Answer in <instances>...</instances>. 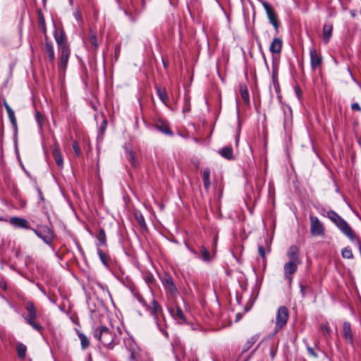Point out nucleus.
<instances>
[{
    "mask_svg": "<svg viewBox=\"0 0 361 361\" xmlns=\"http://www.w3.org/2000/svg\"><path fill=\"white\" fill-rule=\"evenodd\" d=\"M92 335L109 350L113 349L115 345L116 334L113 330L105 326L93 328Z\"/></svg>",
    "mask_w": 361,
    "mask_h": 361,
    "instance_id": "obj_1",
    "label": "nucleus"
},
{
    "mask_svg": "<svg viewBox=\"0 0 361 361\" xmlns=\"http://www.w3.org/2000/svg\"><path fill=\"white\" fill-rule=\"evenodd\" d=\"M34 233L43 242L48 245L52 250H54V247L52 245V242L54 239V232L53 229L47 226H41L37 229L32 228Z\"/></svg>",
    "mask_w": 361,
    "mask_h": 361,
    "instance_id": "obj_2",
    "label": "nucleus"
},
{
    "mask_svg": "<svg viewBox=\"0 0 361 361\" xmlns=\"http://www.w3.org/2000/svg\"><path fill=\"white\" fill-rule=\"evenodd\" d=\"M25 310L27 312V314L24 316L25 322L30 325L35 330L40 332L43 327L37 324L35 320L37 319V310L32 301H28L25 305Z\"/></svg>",
    "mask_w": 361,
    "mask_h": 361,
    "instance_id": "obj_3",
    "label": "nucleus"
},
{
    "mask_svg": "<svg viewBox=\"0 0 361 361\" xmlns=\"http://www.w3.org/2000/svg\"><path fill=\"white\" fill-rule=\"evenodd\" d=\"M289 317L288 310L286 306H280L276 312L275 325L276 331L281 330L286 325Z\"/></svg>",
    "mask_w": 361,
    "mask_h": 361,
    "instance_id": "obj_4",
    "label": "nucleus"
},
{
    "mask_svg": "<svg viewBox=\"0 0 361 361\" xmlns=\"http://www.w3.org/2000/svg\"><path fill=\"white\" fill-rule=\"evenodd\" d=\"M151 314L153 316L154 319L159 331L162 332L166 337L169 336L168 333L164 330V326L160 321L159 317L162 316V309L159 303L155 300H152V307L151 310Z\"/></svg>",
    "mask_w": 361,
    "mask_h": 361,
    "instance_id": "obj_5",
    "label": "nucleus"
},
{
    "mask_svg": "<svg viewBox=\"0 0 361 361\" xmlns=\"http://www.w3.org/2000/svg\"><path fill=\"white\" fill-rule=\"evenodd\" d=\"M310 233L313 236L324 235V227L317 216H310Z\"/></svg>",
    "mask_w": 361,
    "mask_h": 361,
    "instance_id": "obj_6",
    "label": "nucleus"
},
{
    "mask_svg": "<svg viewBox=\"0 0 361 361\" xmlns=\"http://www.w3.org/2000/svg\"><path fill=\"white\" fill-rule=\"evenodd\" d=\"M60 57L58 65L59 71L60 72L65 71L68 65L70 49L68 46H63L61 49H59Z\"/></svg>",
    "mask_w": 361,
    "mask_h": 361,
    "instance_id": "obj_7",
    "label": "nucleus"
},
{
    "mask_svg": "<svg viewBox=\"0 0 361 361\" xmlns=\"http://www.w3.org/2000/svg\"><path fill=\"white\" fill-rule=\"evenodd\" d=\"M162 283L165 289L171 296H175L178 293V289L173 282V278L169 275H166L163 280Z\"/></svg>",
    "mask_w": 361,
    "mask_h": 361,
    "instance_id": "obj_8",
    "label": "nucleus"
},
{
    "mask_svg": "<svg viewBox=\"0 0 361 361\" xmlns=\"http://www.w3.org/2000/svg\"><path fill=\"white\" fill-rule=\"evenodd\" d=\"M341 231L346 235L350 240H353L355 238L354 232L348 225L347 221L343 218L336 224Z\"/></svg>",
    "mask_w": 361,
    "mask_h": 361,
    "instance_id": "obj_9",
    "label": "nucleus"
},
{
    "mask_svg": "<svg viewBox=\"0 0 361 361\" xmlns=\"http://www.w3.org/2000/svg\"><path fill=\"white\" fill-rule=\"evenodd\" d=\"M10 224L14 226L16 228H23V229H30L32 228L30 227V223L28 221L22 217L13 216L9 219Z\"/></svg>",
    "mask_w": 361,
    "mask_h": 361,
    "instance_id": "obj_10",
    "label": "nucleus"
},
{
    "mask_svg": "<svg viewBox=\"0 0 361 361\" xmlns=\"http://www.w3.org/2000/svg\"><path fill=\"white\" fill-rule=\"evenodd\" d=\"M301 263L289 261L283 266L284 277L289 281L291 280V275L295 274L298 269V265Z\"/></svg>",
    "mask_w": 361,
    "mask_h": 361,
    "instance_id": "obj_11",
    "label": "nucleus"
},
{
    "mask_svg": "<svg viewBox=\"0 0 361 361\" xmlns=\"http://www.w3.org/2000/svg\"><path fill=\"white\" fill-rule=\"evenodd\" d=\"M154 127L157 130L166 135L172 136L173 135V133L170 129L169 125L161 118L156 120L154 122Z\"/></svg>",
    "mask_w": 361,
    "mask_h": 361,
    "instance_id": "obj_12",
    "label": "nucleus"
},
{
    "mask_svg": "<svg viewBox=\"0 0 361 361\" xmlns=\"http://www.w3.org/2000/svg\"><path fill=\"white\" fill-rule=\"evenodd\" d=\"M343 336L345 340V341L350 344L353 345L354 343V338L353 334L351 329L350 323L348 322H344L343 324Z\"/></svg>",
    "mask_w": 361,
    "mask_h": 361,
    "instance_id": "obj_13",
    "label": "nucleus"
},
{
    "mask_svg": "<svg viewBox=\"0 0 361 361\" xmlns=\"http://www.w3.org/2000/svg\"><path fill=\"white\" fill-rule=\"evenodd\" d=\"M310 66L312 70H315L322 63V57L318 54L316 49L312 48L310 51Z\"/></svg>",
    "mask_w": 361,
    "mask_h": 361,
    "instance_id": "obj_14",
    "label": "nucleus"
},
{
    "mask_svg": "<svg viewBox=\"0 0 361 361\" xmlns=\"http://www.w3.org/2000/svg\"><path fill=\"white\" fill-rule=\"evenodd\" d=\"M169 312L172 317L178 323L182 324L186 322V318L180 307H171Z\"/></svg>",
    "mask_w": 361,
    "mask_h": 361,
    "instance_id": "obj_15",
    "label": "nucleus"
},
{
    "mask_svg": "<svg viewBox=\"0 0 361 361\" xmlns=\"http://www.w3.org/2000/svg\"><path fill=\"white\" fill-rule=\"evenodd\" d=\"M54 37L59 49H61L63 46H68L67 44L66 36L63 30H58L56 28H55L54 31Z\"/></svg>",
    "mask_w": 361,
    "mask_h": 361,
    "instance_id": "obj_16",
    "label": "nucleus"
},
{
    "mask_svg": "<svg viewBox=\"0 0 361 361\" xmlns=\"http://www.w3.org/2000/svg\"><path fill=\"white\" fill-rule=\"evenodd\" d=\"M52 156L54 159L56 165L59 168H62L63 166V159L61 150L59 149V145L57 142L54 144V147L52 150Z\"/></svg>",
    "mask_w": 361,
    "mask_h": 361,
    "instance_id": "obj_17",
    "label": "nucleus"
},
{
    "mask_svg": "<svg viewBox=\"0 0 361 361\" xmlns=\"http://www.w3.org/2000/svg\"><path fill=\"white\" fill-rule=\"evenodd\" d=\"M44 49L48 55L49 61H50L51 63H53L54 61V59H55L53 43L51 40L49 39V38L47 35H45Z\"/></svg>",
    "mask_w": 361,
    "mask_h": 361,
    "instance_id": "obj_18",
    "label": "nucleus"
},
{
    "mask_svg": "<svg viewBox=\"0 0 361 361\" xmlns=\"http://www.w3.org/2000/svg\"><path fill=\"white\" fill-rule=\"evenodd\" d=\"M287 257H288L289 261L301 263L299 257V249L296 245H291L289 247L287 252Z\"/></svg>",
    "mask_w": 361,
    "mask_h": 361,
    "instance_id": "obj_19",
    "label": "nucleus"
},
{
    "mask_svg": "<svg viewBox=\"0 0 361 361\" xmlns=\"http://www.w3.org/2000/svg\"><path fill=\"white\" fill-rule=\"evenodd\" d=\"M283 42L280 38L275 37L271 42L269 51L272 54H279L281 51Z\"/></svg>",
    "mask_w": 361,
    "mask_h": 361,
    "instance_id": "obj_20",
    "label": "nucleus"
},
{
    "mask_svg": "<svg viewBox=\"0 0 361 361\" xmlns=\"http://www.w3.org/2000/svg\"><path fill=\"white\" fill-rule=\"evenodd\" d=\"M218 154L227 160L233 159V151L232 147L230 146L222 147L218 151Z\"/></svg>",
    "mask_w": 361,
    "mask_h": 361,
    "instance_id": "obj_21",
    "label": "nucleus"
},
{
    "mask_svg": "<svg viewBox=\"0 0 361 361\" xmlns=\"http://www.w3.org/2000/svg\"><path fill=\"white\" fill-rule=\"evenodd\" d=\"M333 26L331 23H325L323 27V41L327 44L332 35Z\"/></svg>",
    "mask_w": 361,
    "mask_h": 361,
    "instance_id": "obj_22",
    "label": "nucleus"
},
{
    "mask_svg": "<svg viewBox=\"0 0 361 361\" xmlns=\"http://www.w3.org/2000/svg\"><path fill=\"white\" fill-rule=\"evenodd\" d=\"M259 338V335L255 334L251 336L246 343L244 344L242 348V353H246L247 350H249L252 346L257 342V341Z\"/></svg>",
    "mask_w": 361,
    "mask_h": 361,
    "instance_id": "obj_23",
    "label": "nucleus"
},
{
    "mask_svg": "<svg viewBox=\"0 0 361 361\" xmlns=\"http://www.w3.org/2000/svg\"><path fill=\"white\" fill-rule=\"evenodd\" d=\"M267 17L269 18L270 23L272 24L276 32H278V29H279V25L278 20H277V16H276L274 11L273 9L271 10L270 11H269V13H267Z\"/></svg>",
    "mask_w": 361,
    "mask_h": 361,
    "instance_id": "obj_24",
    "label": "nucleus"
},
{
    "mask_svg": "<svg viewBox=\"0 0 361 361\" xmlns=\"http://www.w3.org/2000/svg\"><path fill=\"white\" fill-rule=\"evenodd\" d=\"M155 90L159 99L161 101L163 104L166 105V102L169 99V96L167 94L166 90L164 88L161 89L160 87L158 86L155 87Z\"/></svg>",
    "mask_w": 361,
    "mask_h": 361,
    "instance_id": "obj_25",
    "label": "nucleus"
},
{
    "mask_svg": "<svg viewBox=\"0 0 361 361\" xmlns=\"http://www.w3.org/2000/svg\"><path fill=\"white\" fill-rule=\"evenodd\" d=\"M272 82L276 90L277 91L279 88V84L278 82V66L274 63V61H273L272 64Z\"/></svg>",
    "mask_w": 361,
    "mask_h": 361,
    "instance_id": "obj_26",
    "label": "nucleus"
},
{
    "mask_svg": "<svg viewBox=\"0 0 361 361\" xmlns=\"http://www.w3.org/2000/svg\"><path fill=\"white\" fill-rule=\"evenodd\" d=\"M200 253H201L200 259L204 262L208 263L211 261L212 257L209 255L208 249L205 246L202 245L200 247Z\"/></svg>",
    "mask_w": 361,
    "mask_h": 361,
    "instance_id": "obj_27",
    "label": "nucleus"
},
{
    "mask_svg": "<svg viewBox=\"0 0 361 361\" xmlns=\"http://www.w3.org/2000/svg\"><path fill=\"white\" fill-rule=\"evenodd\" d=\"M78 336L80 341V345L82 350L87 348L90 345L88 338L82 332H78Z\"/></svg>",
    "mask_w": 361,
    "mask_h": 361,
    "instance_id": "obj_28",
    "label": "nucleus"
},
{
    "mask_svg": "<svg viewBox=\"0 0 361 361\" xmlns=\"http://www.w3.org/2000/svg\"><path fill=\"white\" fill-rule=\"evenodd\" d=\"M127 159L128 161L130 163L131 166L133 168H136L137 166V161L136 159L135 154L133 150H127L126 151Z\"/></svg>",
    "mask_w": 361,
    "mask_h": 361,
    "instance_id": "obj_29",
    "label": "nucleus"
},
{
    "mask_svg": "<svg viewBox=\"0 0 361 361\" xmlns=\"http://www.w3.org/2000/svg\"><path fill=\"white\" fill-rule=\"evenodd\" d=\"M16 350L18 356L20 359H24L25 357L27 348L23 343H18L16 346Z\"/></svg>",
    "mask_w": 361,
    "mask_h": 361,
    "instance_id": "obj_30",
    "label": "nucleus"
},
{
    "mask_svg": "<svg viewBox=\"0 0 361 361\" xmlns=\"http://www.w3.org/2000/svg\"><path fill=\"white\" fill-rule=\"evenodd\" d=\"M326 216L333 221L335 225L338 223L340 220H341L342 217H341L335 211L329 210L326 213Z\"/></svg>",
    "mask_w": 361,
    "mask_h": 361,
    "instance_id": "obj_31",
    "label": "nucleus"
},
{
    "mask_svg": "<svg viewBox=\"0 0 361 361\" xmlns=\"http://www.w3.org/2000/svg\"><path fill=\"white\" fill-rule=\"evenodd\" d=\"M88 37L89 42L92 46V47H94V49H97L98 48V43L96 34L90 30L88 33Z\"/></svg>",
    "mask_w": 361,
    "mask_h": 361,
    "instance_id": "obj_32",
    "label": "nucleus"
},
{
    "mask_svg": "<svg viewBox=\"0 0 361 361\" xmlns=\"http://www.w3.org/2000/svg\"><path fill=\"white\" fill-rule=\"evenodd\" d=\"M97 238L98 241L99 242V244H98L97 246H99V245H106V234H105V231L104 229L102 228L99 230V233L97 236Z\"/></svg>",
    "mask_w": 361,
    "mask_h": 361,
    "instance_id": "obj_33",
    "label": "nucleus"
},
{
    "mask_svg": "<svg viewBox=\"0 0 361 361\" xmlns=\"http://www.w3.org/2000/svg\"><path fill=\"white\" fill-rule=\"evenodd\" d=\"M12 195L14 197L15 199H16L18 201L20 202V204L22 206L25 205V202H24L21 198V195L18 190L16 187H13L12 191H11Z\"/></svg>",
    "mask_w": 361,
    "mask_h": 361,
    "instance_id": "obj_34",
    "label": "nucleus"
},
{
    "mask_svg": "<svg viewBox=\"0 0 361 361\" xmlns=\"http://www.w3.org/2000/svg\"><path fill=\"white\" fill-rule=\"evenodd\" d=\"M341 255L343 258L345 259H352L353 258V254L352 250L350 247H345L341 250Z\"/></svg>",
    "mask_w": 361,
    "mask_h": 361,
    "instance_id": "obj_35",
    "label": "nucleus"
},
{
    "mask_svg": "<svg viewBox=\"0 0 361 361\" xmlns=\"http://www.w3.org/2000/svg\"><path fill=\"white\" fill-rule=\"evenodd\" d=\"M240 92L243 101L246 103H248L250 102V96L247 87L240 86Z\"/></svg>",
    "mask_w": 361,
    "mask_h": 361,
    "instance_id": "obj_36",
    "label": "nucleus"
},
{
    "mask_svg": "<svg viewBox=\"0 0 361 361\" xmlns=\"http://www.w3.org/2000/svg\"><path fill=\"white\" fill-rule=\"evenodd\" d=\"M38 25L42 32L46 35L47 28L45 25V20L42 13H39L38 18Z\"/></svg>",
    "mask_w": 361,
    "mask_h": 361,
    "instance_id": "obj_37",
    "label": "nucleus"
},
{
    "mask_svg": "<svg viewBox=\"0 0 361 361\" xmlns=\"http://www.w3.org/2000/svg\"><path fill=\"white\" fill-rule=\"evenodd\" d=\"M97 253L102 264L104 266L108 267V258L105 253L100 249L97 250Z\"/></svg>",
    "mask_w": 361,
    "mask_h": 361,
    "instance_id": "obj_38",
    "label": "nucleus"
},
{
    "mask_svg": "<svg viewBox=\"0 0 361 361\" xmlns=\"http://www.w3.org/2000/svg\"><path fill=\"white\" fill-rule=\"evenodd\" d=\"M303 343H305V345L306 346V349L307 350L308 354L310 356H312L314 358H317L318 357V355L314 351V350L308 345L307 341L306 339H304L303 340Z\"/></svg>",
    "mask_w": 361,
    "mask_h": 361,
    "instance_id": "obj_39",
    "label": "nucleus"
},
{
    "mask_svg": "<svg viewBox=\"0 0 361 361\" xmlns=\"http://www.w3.org/2000/svg\"><path fill=\"white\" fill-rule=\"evenodd\" d=\"M8 118L14 128L15 133H17L18 128H17V121L15 116L14 111L12 113H9L8 114Z\"/></svg>",
    "mask_w": 361,
    "mask_h": 361,
    "instance_id": "obj_40",
    "label": "nucleus"
},
{
    "mask_svg": "<svg viewBox=\"0 0 361 361\" xmlns=\"http://www.w3.org/2000/svg\"><path fill=\"white\" fill-rule=\"evenodd\" d=\"M123 12L125 15L128 17L129 21L132 23H135L137 20V16L133 15L130 11H127L126 9L123 10Z\"/></svg>",
    "mask_w": 361,
    "mask_h": 361,
    "instance_id": "obj_41",
    "label": "nucleus"
},
{
    "mask_svg": "<svg viewBox=\"0 0 361 361\" xmlns=\"http://www.w3.org/2000/svg\"><path fill=\"white\" fill-rule=\"evenodd\" d=\"M136 220L141 228H146L147 225L145 223V218L142 214H137L135 216Z\"/></svg>",
    "mask_w": 361,
    "mask_h": 361,
    "instance_id": "obj_42",
    "label": "nucleus"
},
{
    "mask_svg": "<svg viewBox=\"0 0 361 361\" xmlns=\"http://www.w3.org/2000/svg\"><path fill=\"white\" fill-rule=\"evenodd\" d=\"M35 120L37 123L38 126L41 128L43 126L44 121L42 114L38 111H37L35 113Z\"/></svg>",
    "mask_w": 361,
    "mask_h": 361,
    "instance_id": "obj_43",
    "label": "nucleus"
},
{
    "mask_svg": "<svg viewBox=\"0 0 361 361\" xmlns=\"http://www.w3.org/2000/svg\"><path fill=\"white\" fill-rule=\"evenodd\" d=\"M321 330L324 336H329L331 334V329L328 326V324H322L321 325Z\"/></svg>",
    "mask_w": 361,
    "mask_h": 361,
    "instance_id": "obj_44",
    "label": "nucleus"
},
{
    "mask_svg": "<svg viewBox=\"0 0 361 361\" xmlns=\"http://www.w3.org/2000/svg\"><path fill=\"white\" fill-rule=\"evenodd\" d=\"M190 111V99H188L186 97H184V104L183 106V112H189Z\"/></svg>",
    "mask_w": 361,
    "mask_h": 361,
    "instance_id": "obj_45",
    "label": "nucleus"
},
{
    "mask_svg": "<svg viewBox=\"0 0 361 361\" xmlns=\"http://www.w3.org/2000/svg\"><path fill=\"white\" fill-rule=\"evenodd\" d=\"M73 151H74V153L75 154L76 157H80V154H81V151H80V146L78 143V142L76 141H74L73 143Z\"/></svg>",
    "mask_w": 361,
    "mask_h": 361,
    "instance_id": "obj_46",
    "label": "nucleus"
},
{
    "mask_svg": "<svg viewBox=\"0 0 361 361\" xmlns=\"http://www.w3.org/2000/svg\"><path fill=\"white\" fill-rule=\"evenodd\" d=\"M107 126V121L106 119H104L102 123H101L99 130L101 133V134H103L104 131L106 130Z\"/></svg>",
    "mask_w": 361,
    "mask_h": 361,
    "instance_id": "obj_47",
    "label": "nucleus"
},
{
    "mask_svg": "<svg viewBox=\"0 0 361 361\" xmlns=\"http://www.w3.org/2000/svg\"><path fill=\"white\" fill-rule=\"evenodd\" d=\"M210 177V169L209 168H206L204 169L202 173V180L209 179Z\"/></svg>",
    "mask_w": 361,
    "mask_h": 361,
    "instance_id": "obj_48",
    "label": "nucleus"
},
{
    "mask_svg": "<svg viewBox=\"0 0 361 361\" xmlns=\"http://www.w3.org/2000/svg\"><path fill=\"white\" fill-rule=\"evenodd\" d=\"M258 252L261 257L264 258L266 255L265 248L264 247L263 245H258Z\"/></svg>",
    "mask_w": 361,
    "mask_h": 361,
    "instance_id": "obj_49",
    "label": "nucleus"
},
{
    "mask_svg": "<svg viewBox=\"0 0 361 361\" xmlns=\"http://www.w3.org/2000/svg\"><path fill=\"white\" fill-rule=\"evenodd\" d=\"M36 190H37L38 197L39 199V202H38V204H39L40 202H44L45 201V199H44V197L43 195V193H42L41 189L39 187H37Z\"/></svg>",
    "mask_w": 361,
    "mask_h": 361,
    "instance_id": "obj_50",
    "label": "nucleus"
},
{
    "mask_svg": "<svg viewBox=\"0 0 361 361\" xmlns=\"http://www.w3.org/2000/svg\"><path fill=\"white\" fill-rule=\"evenodd\" d=\"M185 247H187V249L192 253L196 257H200L199 256V253L195 250H194L193 248H192L191 247H190V245L185 243Z\"/></svg>",
    "mask_w": 361,
    "mask_h": 361,
    "instance_id": "obj_51",
    "label": "nucleus"
},
{
    "mask_svg": "<svg viewBox=\"0 0 361 361\" xmlns=\"http://www.w3.org/2000/svg\"><path fill=\"white\" fill-rule=\"evenodd\" d=\"M306 289H307L306 286L302 285V284L300 285V292L302 298H305L306 295Z\"/></svg>",
    "mask_w": 361,
    "mask_h": 361,
    "instance_id": "obj_52",
    "label": "nucleus"
},
{
    "mask_svg": "<svg viewBox=\"0 0 361 361\" xmlns=\"http://www.w3.org/2000/svg\"><path fill=\"white\" fill-rule=\"evenodd\" d=\"M262 6H263L264 8L265 9L266 13H269V11H270L271 10L273 9L271 7V6L269 4V3H267V1H263Z\"/></svg>",
    "mask_w": 361,
    "mask_h": 361,
    "instance_id": "obj_53",
    "label": "nucleus"
},
{
    "mask_svg": "<svg viewBox=\"0 0 361 361\" xmlns=\"http://www.w3.org/2000/svg\"><path fill=\"white\" fill-rule=\"evenodd\" d=\"M352 110L361 111V107L358 103H353L351 105Z\"/></svg>",
    "mask_w": 361,
    "mask_h": 361,
    "instance_id": "obj_54",
    "label": "nucleus"
},
{
    "mask_svg": "<svg viewBox=\"0 0 361 361\" xmlns=\"http://www.w3.org/2000/svg\"><path fill=\"white\" fill-rule=\"evenodd\" d=\"M203 184H204V186L206 189H208L210 186V180L209 179H207V180H203Z\"/></svg>",
    "mask_w": 361,
    "mask_h": 361,
    "instance_id": "obj_55",
    "label": "nucleus"
},
{
    "mask_svg": "<svg viewBox=\"0 0 361 361\" xmlns=\"http://www.w3.org/2000/svg\"><path fill=\"white\" fill-rule=\"evenodd\" d=\"M4 106H5V109L6 110L8 114L9 113L13 112V110L11 108V106L7 103H5Z\"/></svg>",
    "mask_w": 361,
    "mask_h": 361,
    "instance_id": "obj_56",
    "label": "nucleus"
},
{
    "mask_svg": "<svg viewBox=\"0 0 361 361\" xmlns=\"http://www.w3.org/2000/svg\"><path fill=\"white\" fill-rule=\"evenodd\" d=\"M4 106H5V109L6 110L8 114L9 113L13 112V110L11 108V106L7 103H5Z\"/></svg>",
    "mask_w": 361,
    "mask_h": 361,
    "instance_id": "obj_57",
    "label": "nucleus"
},
{
    "mask_svg": "<svg viewBox=\"0 0 361 361\" xmlns=\"http://www.w3.org/2000/svg\"><path fill=\"white\" fill-rule=\"evenodd\" d=\"M73 15L78 21H80L81 20V15L80 14V13L78 11H75L73 13Z\"/></svg>",
    "mask_w": 361,
    "mask_h": 361,
    "instance_id": "obj_58",
    "label": "nucleus"
},
{
    "mask_svg": "<svg viewBox=\"0 0 361 361\" xmlns=\"http://www.w3.org/2000/svg\"><path fill=\"white\" fill-rule=\"evenodd\" d=\"M0 286L4 290H6L7 289V285H6V283L5 281L2 280V281H0Z\"/></svg>",
    "mask_w": 361,
    "mask_h": 361,
    "instance_id": "obj_59",
    "label": "nucleus"
},
{
    "mask_svg": "<svg viewBox=\"0 0 361 361\" xmlns=\"http://www.w3.org/2000/svg\"><path fill=\"white\" fill-rule=\"evenodd\" d=\"M280 330L276 331V325H275L273 332L269 334V338L274 337Z\"/></svg>",
    "mask_w": 361,
    "mask_h": 361,
    "instance_id": "obj_60",
    "label": "nucleus"
},
{
    "mask_svg": "<svg viewBox=\"0 0 361 361\" xmlns=\"http://www.w3.org/2000/svg\"><path fill=\"white\" fill-rule=\"evenodd\" d=\"M262 58H263L264 63L267 69L269 70V65H268L266 56L264 54H262Z\"/></svg>",
    "mask_w": 361,
    "mask_h": 361,
    "instance_id": "obj_61",
    "label": "nucleus"
},
{
    "mask_svg": "<svg viewBox=\"0 0 361 361\" xmlns=\"http://www.w3.org/2000/svg\"><path fill=\"white\" fill-rule=\"evenodd\" d=\"M172 348H173V354H174V356H175L176 361H180L179 357H178V355L175 353V346H174L173 344H172Z\"/></svg>",
    "mask_w": 361,
    "mask_h": 361,
    "instance_id": "obj_62",
    "label": "nucleus"
},
{
    "mask_svg": "<svg viewBox=\"0 0 361 361\" xmlns=\"http://www.w3.org/2000/svg\"><path fill=\"white\" fill-rule=\"evenodd\" d=\"M270 356H271V359L274 360L276 356V351L271 350Z\"/></svg>",
    "mask_w": 361,
    "mask_h": 361,
    "instance_id": "obj_63",
    "label": "nucleus"
},
{
    "mask_svg": "<svg viewBox=\"0 0 361 361\" xmlns=\"http://www.w3.org/2000/svg\"><path fill=\"white\" fill-rule=\"evenodd\" d=\"M350 14L352 16V18H355L356 16V11L355 10H350Z\"/></svg>",
    "mask_w": 361,
    "mask_h": 361,
    "instance_id": "obj_64",
    "label": "nucleus"
}]
</instances>
